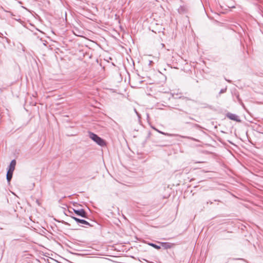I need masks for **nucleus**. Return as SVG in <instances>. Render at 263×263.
Wrapping results in <instances>:
<instances>
[{"label":"nucleus","instance_id":"f257e3e1","mask_svg":"<svg viewBox=\"0 0 263 263\" xmlns=\"http://www.w3.org/2000/svg\"><path fill=\"white\" fill-rule=\"evenodd\" d=\"M89 137L91 138L93 141H94L95 142H96L98 145L101 146H106V142L98 136L96 134H93L92 133H89Z\"/></svg>","mask_w":263,"mask_h":263},{"label":"nucleus","instance_id":"f03ea898","mask_svg":"<svg viewBox=\"0 0 263 263\" xmlns=\"http://www.w3.org/2000/svg\"><path fill=\"white\" fill-rule=\"evenodd\" d=\"M226 116L229 119L235 121L236 122H240V120L239 119L238 117L235 114L228 113Z\"/></svg>","mask_w":263,"mask_h":263},{"label":"nucleus","instance_id":"7ed1b4c3","mask_svg":"<svg viewBox=\"0 0 263 263\" xmlns=\"http://www.w3.org/2000/svg\"><path fill=\"white\" fill-rule=\"evenodd\" d=\"M74 212L78 215L81 216L83 217H86V212L83 209H81L80 210H74Z\"/></svg>","mask_w":263,"mask_h":263},{"label":"nucleus","instance_id":"20e7f679","mask_svg":"<svg viewBox=\"0 0 263 263\" xmlns=\"http://www.w3.org/2000/svg\"><path fill=\"white\" fill-rule=\"evenodd\" d=\"M15 165L16 161L15 160H12L9 165V168L8 171L13 172L15 170Z\"/></svg>","mask_w":263,"mask_h":263},{"label":"nucleus","instance_id":"39448f33","mask_svg":"<svg viewBox=\"0 0 263 263\" xmlns=\"http://www.w3.org/2000/svg\"><path fill=\"white\" fill-rule=\"evenodd\" d=\"M178 10L180 14H184L187 11V8L185 6H181Z\"/></svg>","mask_w":263,"mask_h":263},{"label":"nucleus","instance_id":"423d86ee","mask_svg":"<svg viewBox=\"0 0 263 263\" xmlns=\"http://www.w3.org/2000/svg\"><path fill=\"white\" fill-rule=\"evenodd\" d=\"M13 173L12 172L8 171L7 173V179L8 182H10L13 175Z\"/></svg>","mask_w":263,"mask_h":263},{"label":"nucleus","instance_id":"0eeeda50","mask_svg":"<svg viewBox=\"0 0 263 263\" xmlns=\"http://www.w3.org/2000/svg\"><path fill=\"white\" fill-rule=\"evenodd\" d=\"M79 223L84 224H89V223L87 221H86L85 220H83V219H80Z\"/></svg>","mask_w":263,"mask_h":263},{"label":"nucleus","instance_id":"6e6552de","mask_svg":"<svg viewBox=\"0 0 263 263\" xmlns=\"http://www.w3.org/2000/svg\"><path fill=\"white\" fill-rule=\"evenodd\" d=\"M151 246H153V247H154L155 248L157 249H159L160 248V247L159 246H158L155 244H153V243L151 244Z\"/></svg>","mask_w":263,"mask_h":263},{"label":"nucleus","instance_id":"1a4fd4ad","mask_svg":"<svg viewBox=\"0 0 263 263\" xmlns=\"http://www.w3.org/2000/svg\"><path fill=\"white\" fill-rule=\"evenodd\" d=\"M73 219H74L76 221H77L78 222H79V223L80 219H79V218H76V217H73Z\"/></svg>","mask_w":263,"mask_h":263}]
</instances>
